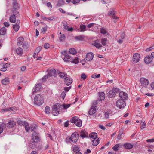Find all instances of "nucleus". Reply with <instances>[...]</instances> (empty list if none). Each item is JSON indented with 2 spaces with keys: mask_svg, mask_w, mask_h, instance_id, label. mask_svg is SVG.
<instances>
[{
  "mask_svg": "<svg viewBox=\"0 0 154 154\" xmlns=\"http://www.w3.org/2000/svg\"><path fill=\"white\" fill-rule=\"evenodd\" d=\"M69 52L71 54L75 55L77 53V51L74 48H70L69 50Z\"/></svg>",
  "mask_w": 154,
  "mask_h": 154,
  "instance_id": "f704fd0d",
  "label": "nucleus"
},
{
  "mask_svg": "<svg viewBox=\"0 0 154 154\" xmlns=\"http://www.w3.org/2000/svg\"><path fill=\"white\" fill-rule=\"evenodd\" d=\"M146 141L147 142H154V139H148Z\"/></svg>",
  "mask_w": 154,
  "mask_h": 154,
  "instance_id": "0e129e2a",
  "label": "nucleus"
},
{
  "mask_svg": "<svg viewBox=\"0 0 154 154\" xmlns=\"http://www.w3.org/2000/svg\"><path fill=\"white\" fill-rule=\"evenodd\" d=\"M80 0H66V2L68 3L71 2L73 4L76 5L79 3Z\"/></svg>",
  "mask_w": 154,
  "mask_h": 154,
  "instance_id": "c756f323",
  "label": "nucleus"
},
{
  "mask_svg": "<svg viewBox=\"0 0 154 154\" xmlns=\"http://www.w3.org/2000/svg\"><path fill=\"white\" fill-rule=\"evenodd\" d=\"M13 8L11 10V11L13 10H16V11H18L17 10L18 8H19V6L18 4L16 1H14L13 3Z\"/></svg>",
  "mask_w": 154,
  "mask_h": 154,
  "instance_id": "393cba45",
  "label": "nucleus"
},
{
  "mask_svg": "<svg viewBox=\"0 0 154 154\" xmlns=\"http://www.w3.org/2000/svg\"><path fill=\"white\" fill-rule=\"evenodd\" d=\"M9 82V79L8 78H6L2 81V83L4 85L8 84Z\"/></svg>",
  "mask_w": 154,
  "mask_h": 154,
  "instance_id": "2f4dec72",
  "label": "nucleus"
},
{
  "mask_svg": "<svg viewBox=\"0 0 154 154\" xmlns=\"http://www.w3.org/2000/svg\"><path fill=\"white\" fill-rule=\"evenodd\" d=\"M94 24V23H91L88 25L87 26L88 28H90L92 27Z\"/></svg>",
  "mask_w": 154,
  "mask_h": 154,
  "instance_id": "774afa93",
  "label": "nucleus"
},
{
  "mask_svg": "<svg viewBox=\"0 0 154 154\" xmlns=\"http://www.w3.org/2000/svg\"><path fill=\"white\" fill-rule=\"evenodd\" d=\"M78 149L79 148L77 146H75L73 148V150L74 152L76 153L77 152H79L78 151Z\"/></svg>",
  "mask_w": 154,
  "mask_h": 154,
  "instance_id": "3c124183",
  "label": "nucleus"
},
{
  "mask_svg": "<svg viewBox=\"0 0 154 154\" xmlns=\"http://www.w3.org/2000/svg\"><path fill=\"white\" fill-rule=\"evenodd\" d=\"M87 78V76L85 73H82L81 74V79L83 80H85Z\"/></svg>",
  "mask_w": 154,
  "mask_h": 154,
  "instance_id": "8fccbe9b",
  "label": "nucleus"
},
{
  "mask_svg": "<svg viewBox=\"0 0 154 154\" xmlns=\"http://www.w3.org/2000/svg\"><path fill=\"white\" fill-rule=\"evenodd\" d=\"M86 26L83 25L80 26V29H81L80 31L84 32L85 30Z\"/></svg>",
  "mask_w": 154,
  "mask_h": 154,
  "instance_id": "37998d69",
  "label": "nucleus"
},
{
  "mask_svg": "<svg viewBox=\"0 0 154 154\" xmlns=\"http://www.w3.org/2000/svg\"><path fill=\"white\" fill-rule=\"evenodd\" d=\"M119 144H117L114 146L112 147V149L115 151H117L118 150V147H119Z\"/></svg>",
  "mask_w": 154,
  "mask_h": 154,
  "instance_id": "c03bdc74",
  "label": "nucleus"
},
{
  "mask_svg": "<svg viewBox=\"0 0 154 154\" xmlns=\"http://www.w3.org/2000/svg\"><path fill=\"white\" fill-rule=\"evenodd\" d=\"M41 88V85L39 84H37L34 90V91H32V93L33 94H34L35 93L38 91H40V90Z\"/></svg>",
  "mask_w": 154,
  "mask_h": 154,
  "instance_id": "5701e85b",
  "label": "nucleus"
},
{
  "mask_svg": "<svg viewBox=\"0 0 154 154\" xmlns=\"http://www.w3.org/2000/svg\"><path fill=\"white\" fill-rule=\"evenodd\" d=\"M48 75L49 76H54L56 74V71L54 69H51L48 71Z\"/></svg>",
  "mask_w": 154,
  "mask_h": 154,
  "instance_id": "dca6fc26",
  "label": "nucleus"
},
{
  "mask_svg": "<svg viewBox=\"0 0 154 154\" xmlns=\"http://www.w3.org/2000/svg\"><path fill=\"white\" fill-rule=\"evenodd\" d=\"M123 147L126 149H132L133 145L130 143H126L124 144Z\"/></svg>",
  "mask_w": 154,
  "mask_h": 154,
  "instance_id": "aec40b11",
  "label": "nucleus"
},
{
  "mask_svg": "<svg viewBox=\"0 0 154 154\" xmlns=\"http://www.w3.org/2000/svg\"><path fill=\"white\" fill-rule=\"evenodd\" d=\"M69 125V121H67L65 122L64 124L65 127H67Z\"/></svg>",
  "mask_w": 154,
  "mask_h": 154,
  "instance_id": "338daca9",
  "label": "nucleus"
},
{
  "mask_svg": "<svg viewBox=\"0 0 154 154\" xmlns=\"http://www.w3.org/2000/svg\"><path fill=\"white\" fill-rule=\"evenodd\" d=\"M65 3V2L63 0H59L58 2L57 5L58 6H61L63 5Z\"/></svg>",
  "mask_w": 154,
  "mask_h": 154,
  "instance_id": "4c0bfd02",
  "label": "nucleus"
},
{
  "mask_svg": "<svg viewBox=\"0 0 154 154\" xmlns=\"http://www.w3.org/2000/svg\"><path fill=\"white\" fill-rule=\"evenodd\" d=\"M108 96L110 98H113L116 95L115 92L113 90H110L107 94Z\"/></svg>",
  "mask_w": 154,
  "mask_h": 154,
  "instance_id": "b1692460",
  "label": "nucleus"
},
{
  "mask_svg": "<svg viewBox=\"0 0 154 154\" xmlns=\"http://www.w3.org/2000/svg\"><path fill=\"white\" fill-rule=\"evenodd\" d=\"M140 83L144 87H146L148 85L149 82L148 80L144 78H141L140 79Z\"/></svg>",
  "mask_w": 154,
  "mask_h": 154,
  "instance_id": "6e6552de",
  "label": "nucleus"
},
{
  "mask_svg": "<svg viewBox=\"0 0 154 154\" xmlns=\"http://www.w3.org/2000/svg\"><path fill=\"white\" fill-rule=\"evenodd\" d=\"M42 47L41 46H39L35 50V52H39L41 51L42 49Z\"/></svg>",
  "mask_w": 154,
  "mask_h": 154,
  "instance_id": "4d7b16f0",
  "label": "nucleus"
},
{
  "mask_svg": "<svg viewBox=\"0 0 154 154\" xmlns=\"http://www.w3.org/2000/svg\"><path fill=\"white\" fill-rule=\"evenodd\" d=\"M6 33V29L5 27H3L0 29V35H3Z\"/></svg>",
  "mask_w": 154,
  "mask_h": 154,
  "instance_id": "e433bc0d",
  "label": "nucleus"
},
{
  "mask_svg": "<svg viewBox=\"0 0 154 154\" xmlns=\"http://www.w3.org/2000/svg\"><path fill=\"white\" fill-rule=\"evenodd\" d=\"M12 14L10 15L9 21L12 23H14L16 22V17L19 16V12L16 10L12 11Z\"/></svg>",
  "mask_w": 154,
  "mask_h": 154,
  "instance_id": "7ed1b4c3",
  "label": "nucleus"
},
{
  "mask_svg": "<svg viewBox=\"0 0 154 154\" xmlns=\"http://www.w3.org/2000/svg\"><path fill=\"white\" fill-rule=\"evenodd\" d=\"M13 28L15 31L17 32L18 31L20 28L19 24L16 23L15 24H13Z\"/></svg>",
  "mask_w": 154,
  "mask_h": 154,
  "instance_id": "7c9ffc66",
  "label": "nucleus"
},
{
  "mask_svg": "<svg viewBox=\"0 0 154 154\" xmlns=\"http://www.w3.org/2000/svg\"><path fill=\"white\" fill-rule=\"evenodd\" d=\"M24 41V38L22 37H19L17 39V45L18 46H20L22 45Z\"/></svg>",
  "mask_w": 154,
  "mask_h": 154,
  "instance_id": "cd10ccee",
  "label": "nucleus"
},
{
  "mask_svg": "<svg viewBox=\"0 0 154 154\" xmlns=\"http://www.w3.org/2000/svg\"><path fill=\"white\" fill-rule=\"evenodd\" d=\"M120 37L122 39L125 38V34L124 32L121 33L120 35Z\"/></svg>",
  "mask_w": 154,
  "mask_h": 154,
  "instance_id": "680f3d73",
  "label": "nucleus"
},
{
  "mask_svg": "<svg viewBox=\"0 0 154 154\" xmlns=\"http://www.w3.org/2000/svg\"><path fill=\"white\" fill-rule=\"evenodd\" d=\"M39 53V52H35V53L33 54V57H34L35 58H36L37 57H38V54Z\"/></svg>",
  "mask_w": 154,
  "mask_h": 154,
  "instance_id": "69168bd1",
  "label": "nucleus"
},
{
  "mask_svg": "<svg viewBox=\"0 0 154 154\" xmlns=\"http://www.w3.org/2000/svg\"><path fill=\"white\" fill-rule=\"evenodd\" d=\"M119 97L123 100H127L128 98L127 94L123 92H120L119 93Z\"/></svg>",
  "mask_w": 154,
  "mask_h": 154,
  "instance_id": "ddd939ff",
  "label": "nucleus"
},
{
  "mask_svg": "<svg viewBox=\"0 0 154 154\" xmlns=\"http://www.w3.org/2000/svg\"><path fill=\"white\" fill-rule=\"evenodd\" d=\"M43 102V98L41 95L38 94L35 96L34 99V103L35 104L40 106Z\"/></svg>",
  "mask_w": 154,
  "mask_h": 154,
  "instance_id": "f03ea898",
  "label": "nucleus"
},
{
  "mask_svg": "<svg viewBox=\"0 0 154 154\" xmlns=\"http://www.w3.org/2000/svg\"><path fill=\"white\" fill-rule=\"evenodd\" d=\"M60 104L56 103L54 105L52 108V113L53 115L57 116L58 115L59 112H60Z\"/></svg>",
  "mask_w": 154,
  "mask_h": 154,
  "instance_id": "20e7f679",
  "label": "nucleus"
},
{
  "mask_svg": "<svg viewBox=\"0 0 154 154\" xmlns=\"http://www.w3.org/2000/svg\"><path fill=\"white\" fill-rule=\"evenodd\" d=\"M113 91H114L115 92H116V93L120 92V90L119 89L116 88V87H114L113 88Z\"/></svg>",
  "mask_w": 154,
  "mask_h": 154,
  "instance_id": "864d4df0",
  "label": "nucleus"
},
{
  "mask_svg": "<svg viewBox=\"0 0 154 154\" xmlns=\"http://www.w3.org/2000/svg\"><path fill=\"white\" fill-rule=\"evenodd\" d=\"M100 31L101 33L103 34H105L107 32V30L103 28H101Z\"/></svg>",
  "mask_w": 154,
  "mask_h": 154,
  "instance_id": "de8ad7c7",
  "label": "nucleus"
},
{
  "mask_svg": "<svg viewBox=\"0 0 154 154\" xmlns=\"http://www.w3.org/2000/svg\"><path fill=\"white\" fill-rule=\"evenodd\" d=\"M153 49H154V45L152 46H151L150 47L146 48V51H149Z\"/></svg>",
  "mask_w": 154,
  "mask_h": 154,
  "instance_id": "603ef678",
  "label": "nucleus"
},
{
  "mask_svg": "<svg viewBox=\"0 0 154 154\" xmlns=\"http://www.w3.org/2000/svg\"><path fill=\"white\" fill-rule=\"evenodd\" d=\"M69 121L71 122L74 123L78 127H80L82 126V121L79 119V118L76 116L72 117Z\"/></svg>",
  "mask_w": 154,
  "mask_h": 154,
  "instance_id": "39448f33",
  "label": "nucleus"
},
{
  "mask_svg": "<svg viewBox=\"0 0 154 154\" xmlns=\"http://www.w3.org/2000/svg\"><path fill=\"white\" fill-rule=\"evenodd\" d=\"M98 95L99 97L98 99L99 100H103L105 99V94L104 92H99Z\"/></svg>",
  "mask_w": 154,
  "mask_h": 154,
  "instance_id": "4be33fe9",
  "label": "nucleus"
},
{
  "mask_svg": "<svg viewBox=\"0 0 154 154\" xmlns=\"http://www.w3.org/2000/svg\"><path fill=\"white\" fill-rule=\"evenodd\" d=\"M15 125L16 123L14 121L10 120L7 123V126L8 127L12 128Z\"/></svg>",
  "mask_w": 154,
  "mask_h": 154,
  "instance_id": "6ab92c4d",
  "label": "nucleus"
},
{
  "mask_svg": "<svg viewBox=\"0 0 154 154\" xmlns=\"http://www.w3.org/2000/svg\"><path fill=\"white\" fill-rule=\"evenodd\" d=\"M89 136L91 138L94 139H96L97 136V133L95 132H93L90 134L89 135Z\"/></svg>",
  "mask_w": 154,
  "mask_h": 154,
  "instance_id": "72a5a7b5",
  "label": "nucleus"
},
{
  "mask_svg": "<svg viewBox=\"0 0 154 154\" xmlns=\"http://www.w3.org/2000/svg\"><path fill=\"white\" fill-rule=\"evenodd\" d=\"M97 109V107L96 106H92L88 112L89 114L91 115L95 113L96 112Z\"/></svg>",
  "mask_w": 154,
  "mask_h": 154,
  "instance_id": "a211bd4d",
  "label": "nucleus"
},
{
  "mask_svg": "<svg viewBox=\"0 0 154 154\" xmlns=\"http://www.w3.org/2000/svg\"><path fill=\"white\" fill-rule=\"evenodd\" d=\"M66 92H65V91H63L61 93V97H62V98L63 99H64V98L66 94Z\"/></svg>",
  "mask_w": 154,
  "mask_h": 154,
  "instance_id": "6e6d98bb",
  "label": "nucleus"
},
{
  "mask_svg": "<svg viewBox=\"0 0 154 154\" xmlns=\"http://www.w3.org/2000/svg\"><path fill=\"white\" fill-rule=\"evenodd\" d=\"M79 134H77L74 133L72 134L70 137H68L66 138V141L67 142L75 143L77 141L78 139Z\"/></svg>",
  "mask_w": 154,
  "mask_h": 154,
  "instance_id": "423d86ee",
  "label": "nucleus"
},
{
  "mask_svg": "<svg viewBox=\"0 0 154 154\" xmlns=\"http://www.w3.org/2000/svg\"><path fill=\"white\" fill-rule=\"evenodd\" d=\"M144 121H142V123L143 124L140 127V128L141 129H142L143 128H144L145 126V123L144 122Z\"/></svg>",
  "mask_w": 154,
  "mask_h": 154,
  "instance_id": "e2e57ef3",
  "label": "nucleus"
},
{
  "mask_svg": "<svg viewBox=\"0 0 154 154\" xmlns=\"http://www.w3.org/2000/svg\"><path fill=\"white\" fill-rule=\"evenodd\" d=\"M16 110V108L15 107H9L8 108H7L6 109L4 110V111H15V110Z\"/></svg>",
  "mask_w": 154,
  "mask_h": 154,
  "instance_id": "79ce46f5",
  "label": "nucleus"
},
{
  "mask_svg": "<svg viewBox=\"0 0 154 154\" xmlns=\"http://www.w3.org/2000/svg\"><path fill=\"white\" fill-rule=\"evenodd\" d=\"M19 123H20L21 124L22 123V125L24 127L26 131L28 132L29 131L30 129V127L28 123L26 122H23L22 121H20Z\"/></svg>",
  "mask_w": 154,
  "mask_h": 154,
  "instance_id": "9d476101",
  "label": "nucleus"
},
{
  "mask_svg": "<svg viewBox=\"0 0 154 154\" xmlns=\"http://www.w3.org/2000/svg\"><path fill=\"white\" fill-rule=\"evenodd\" d=\"M79 62V60L78 57H76L74 59L72 58V60L71 62L74 63L75 64H77Z\"/></svg>",
  "mask_w": 154,
  "mask_h": 154,
  "instance_id": "ea45409f",
  "label": "nucleus"
},
{
  "mask_svg": "<svg viewBox=\"0 0 154 154\" xmlns=\"http://www.w3.org/2000/svg\"><path fill=\"white\" fill-rule=\"evenodd\" d=\"M59 76L63 79H66L67 78V74L62 72H60L59 73Z\"/></svg>",
  "mask_w": 154,
  "mask_h": 154,
  "instance_id": "c9c22d12",
  "label": "nucleus"
},
{
  "mask_svg": "<svg viewBox=\"0 0 154 154\" xmlns=\"http://www.w3.org/2000/svg\"><path fill=\"white\" fill-rule=\"evenodd\" d=\"M47 27L45 26L42 29H41V32L43 33H45V31L47 30Z\"/></svg>",
  "mask_w": 154,
  "mask_h": 154,
  "instance_id": "bf43d9fd",
  "label": "nucleus"
},
{
  "mask_svg": "<svg viewBox=\"0 0 154 154\" xmlns=\"http://www.w3.org/2000/svg\"><path fill=\"white\" fill-rule=\"evenodd\" d=\"M63 59L65 62H71L72 60V58L69 55H65Z\"/></svg>",
  "mask_w": 154,
  "mask_h": 154,
  "instance_id": "412c9836",
  "label": "nucleus"
},
{
  "mask_svg": "<svg viewBox=\"0 0 154 154\" xmlns=\"http://www.w3.org/2000/svg\"><path fill=\"white\" fill-rule=\"evenodd\" d=\"M108 14L111 16L114 19H117L118 18V17L116 16L115 11L113 8H111L110 9L108 12Z\"/></svg>",
  "mask_w": 154,
  "mask_h": 154,
  "instance_id": "1a4fd4ad",
  "label": "nucleus"
},
{
  "mask_svg": "<svg viewBox=\"0 0 154 154\" xmlns=\"http://www.w3.org/2000/svg\"><path fill=\"white\" fill-rule=\"evenodd\" d=\"M152 58L150 56H147L144 58V61L146 64L150 63L152 61Z\"/></svg>",
  "mask_w": 154,
  "mask_h": 154,
  "instance_id": "bb28decb",
  "label": "nucleus"
},
{
  "mask_svg": "<svg viewBox=\"0 0 154 154\" xmlns=\"http://www.w3.org/2000/svg\"><path fill=\"white\" fill-rule=\"evenodd\" d=\"M66 84L67 85H70L72 82V79L71 78H67L64 81Z\"/></svg>",
  "mask_w": 154,
  "mask_h": 154,
  "instance_id": "c85d7f7f",
  "label": "nucleus"
},
{
  "mask_svg": "<svg viewBox=\"0 0 154 154\" xmlns=\"http://www.w3.org/2000/svg\"><path fill=\"white\" fill-rule=\"evenodd\" d=\"M105 118L106 119H108L109 117V113L108 111L106 112L104 114Z\"/></svg>",
  "mask_w": 154,
  "mask_h": 154,
  "instance_id": "5fc2aeb1",
  "label": "nucleus"
},
{
  "mask_svg": "<svg viewBox=\"0 0 154 154\" xmlns=\"http://www.w3.org/2000/svg\"><path fill=\"white\" fill-rule=\"evenodd\" d=\"M75 38L78 40H82L84 39V36L82 35H80L75 37Z\"/></svg>",
  "mask_w": 154,
  "mask_h": 154,
  "instance_id": "49530a36",
  "label": "nucleus"
},
{
  "mask_svg": "<svg viewBox=\"0 0 154 154\" xmlns=\"http://www.w3.org/2000/svg\"><path fill=\"white\" fill-rule=\"evenodd\" d=\"M16 52L17 54L20 56L22 55L23 53V49L20 47L17 48L16 50Z\"/></svg>",
  "mask_w": 154,
  "mask_h": 154,
  "instance_id": "a878e982",
  "label": "nucleus"
},
{
  "mask_svg": "<svg viewBox=\"0 0 154 154\" xmlns=\"http://www.w3.org/2000/svg\"><path fill=\"white\" fill-rule=\"evenodd\" d=\"M88 133L85 130H82L80 132V136L83 138H86L88 137Z\"/></svg>",
  "mask_w": 154,
  "mask_h": 154,
  "instance_id": "f3484780",
  "label": "nucleus"
},
{
  "mask_svg": "<svg viewBox=\"0 0 154 154\" xmlns=\"http://www.w3.org/2000/svg\"><path fill=\"white\" fill-rule=\"evenodd\" d=\"M32 139L33 141L29 143V146L32 148H33L35 145L33 143L38 142L40 141V138L39 134L35 132H33L32 134Z\"/></svg>",
  "mask_w": 154,
  "mask_h": 154,
  "instance_id": "f257e3e1",
  "label": "nucleus"
},
{
  "mask_svg": "<svg viewBox=\"0 0 154 154\" xmlns=\"http://www.w3.org/2000/svg\"><path fill=\"white\" fill-rule=\"evenodd\" d=\"M62 24L64 26V28L66 30L68 28V26H67V22L65 21H63L62 22Z\"/></svg>",
  "mask_w": 154,
  "mask_h": 154,
  "instance_id": "58836bf2",
  "label": "nucleus"
},
{
  "mask_svg": "<svg viewBox=\"0 0 154 154\" xmlns=\"http://www.w3.org/2000/svg\"><path fill=\"white\" fill-rule=\"evenodd\" d=\"M45 112L47 114H49L50 112V107L48 106H46L45 110Z\"/></svg>",
  "mask_w": 154,
  "mask_h": 154,
  "instance_id": "a18cd8bd",
  "label": "nucleus"
},
{
  "mask_svg": "<svg viewBox=\"0 0 154 154\" xmlns=\"http://www.w3.org/2000/svg\"><path fill=\"white\" fill-rule=\"evenodd\" d=\"M116 105L117 107L120 109L124 108L126 106V103L124 100L119 99L116 102Z\"/></svg>",
  "mask_w": 154,
  "mask_h": 154,
  "instance_id": "0eeeda50",
  "label": "nucleus"
},
{
  "mask_svg": "<svg viewBox=\"0 0 154 154\" xmlns=\"http://www.w3.org/2000/svg\"><path fill=\"white\" fill-rule=\"evenodd\" d=\"M65 36L64 34L60 35V36L59 39L60 41H63L65 39Z\"/></svg>",
  "mask_w": 154,
  "mask_h": 154,
  "instance_id": "09e8293b",
  "label": "nucleus"
},
{
  "mask_svg": "<svg viewBox=\"0 0 154 154\" xmlns=\"http://www.w3.org/2000/svg\"><path fill=\"white\" fill-rule=\"evenodd\" d=\"M92 145L93 146H96L99 143L100 140L99 139H94L92 141Z\"/></svg>",
  "mask_w": 154,
  "mask_h": 154,
  "instance_id": "473e14b6",
  "label": "nucleus"
},
{
  "mask_svg": "<svg viewBox=\"0 0 154 154\" xmlns=\"http://www.w3.org/2000/svg\"><path fill=\"white\" fill-rule=\"evenodd\" d=\"M71 86H69V87H65L64 88V90H65V92H68L69 91V90L71 88Z\"/></svg>",
  "mask_w": 154,
  "mask_h": 154,
  "instance_id": "13d9d810",
  "label": "nucleus"
},
{
  "mask_svg": "<svg viewBox=\"0 0 154 154\" xmlns=\"http://www.w3.org/2000/svg\"><path fill=\"white\" fill-rule=\"evenodd\" d=\"M50 45L48 43H46L44 45V47L46 49H47L49 48Z\"/></svg>",
  "mask_w": 154,
  "mask_h": 154,
  "instance_id": "052dcab7",
  "label": "nucleus"
},
{
  "mask_svg": "<svg viewBox=\"0 0 154 154\" xmlns=\"http://www.w3.org/2000/svg\"><path fill=\"white\" fill-rule=\"evenodd\" d=\"M107 39L106 38H103L101 40V44L103 45H105L106 44Z\"/></svg>",
  "mask_w": 154,
  "mask_h": 154,
  "instance_id": "a19ab883",
  "label": "nucleus"
},
{
  "mask_svg": "<svg viewBox=\"0 0 154 154\" xmlns=\"http://www.w3.org/2000/svg\"><path fill=\"white\" fill-rule=\"evenodd\" d=\"M100 41L99 40L97 39L93 41L92 45L95 46L96 48L99 49L102 47V44H100Z\"/></svg>",
  "mask_w": 154,
  "mask_h": 154,
  "instance_id": "9b49d317",
  "label": "nucleus"
},
{
  "mask_svg": "<svg viewBox=\"0 0 154 154\" xmlns=\"http://www.w3.org/2000/svg\"><path fill=\"white\" fill-rule=\"evenodd\" d=\"M94 57V55L91 52L88 53L86 56V60L89 61L92 60Z\"/></svg>",
  "mask_w": 154,
  "mask_h": 154,
  "instance_id": "2eb2a0df",
  "label": "nucleus"
},
{
  "mask_svg": "<svg viewBox=\"0 0 154 154\" xmlns=\"http://www.w3.org/2000/svg\"><path fill=\"white\" fill-rule=\"evenodd\" d=\"M140 58V56L139 54L135 53L134 54L133 56V60L134 63H137L138 62Z\"/></svg>",
  "mask_w": 154,
  "mask_h": 154,
  "instance_id": "f8f14e48",
  "label": "nucleus"
},
{
  "mask_svg": "<svg viewBox=\"0 0 154 154\" xmlns=\"http://www.w3.org/2000/svg\"><path fill=\"white\" fill-rule=\"evenodd\" d=\"M70 104H63L62 105L60 104V112H62L63 111V109H64L65 110L67 108H69L70 106Z\"/></svg>",
  "mask_w": 154,
  "mask_h": 154,
  "instance_id": "4468645a",
  "label": "nucleus"
}]
</instances>
